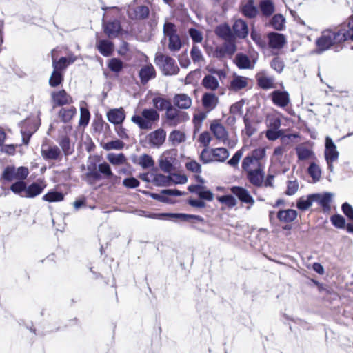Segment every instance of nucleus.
<instances>
[{"instance_id": "f257e3e1", "label": "nucleus", "mask_w": 353, "mask_h": 353, "mask_svg": "<svg viewBox=\"0 0 353 353\" xmlns=\"http://www.w3.org/2000/svg\"><path fill=\"white\" fill-rule=\"evenodd\" d=\"M349 39L353 41V16L347 23L322 31L316 45L318 51L322 52Z\"/></svg>"}, {"instance_id": "f03ea898", "label": "nucleus", "mask_w": 353, "mask_h": 353, "mask_svg": "<svg viewBox=\"0 0 353 353\" xmlns=\"http://www.w3.org/2000/svg\"><path fill=\"white\" fill-rule=\"evenodd\" d=\"M163 38L161 43H168V48L172 52H176L181 50L183 43L177 32L176 26L171 22H165L163 28Z\"/></svg>"}, {"instance_id": "7ed1b4c3", "label": "nucleus", "mask_w": 353, "mask_h": 353, "mask_svg": "<svg viewBox=\"0 0 353 353\" xmlns=\"http://www.w3.org/2000/svg\"><path fill=\"white\" fill-rule=\"evenodd\" d=\"M159 114L155 109L144 108L140 114L132 116L131 121L141 130H151L154 123L159 121Z\"/></svg>"}, {"instance_id": "20e7f679", "label": "nucleus", "mask_w": 353, "mask_h": 353, "mask_svg": "<svg viewBox=\"0 0 353 353\" xmlns=\"http://www.w3.org/2000/svg\"><path fill=\"white\" fill-rule=\"evenodd\" d=\"M154 63L165 75H174L177 74L179 70L175 60L161 52L156 53Z\"/></svg>"}, {"instance_id": "39448f33", "label": "nucleus", "mask_w": 353, "mask_h": 353, "mask_svg": "<svg viewBox=\"0 0 353 353\" xmlns=\"http://www.w3.org/2000/svg\"><path fill=\"white\" fill-rule=\"evenodd\" d=\"M144 216L148 218L154 219H164L167 217L179 220L181 221L188 222L191 219H195L199 221H202L203 219L202 217L197 215L192 214H187L183 213H149L145 214V212H143Z\"/></svg>"}, {"instance_id": "423d86ee", "label": "nucleus", "mask_w": 353, "mask_h": 353, "mask_svg": "<svg viewBox=\"0 0 353 353\" xmlns=\"http://www.w3.org/2000/svg\"><path fill=\"white\" fill-rule=\"evenodd\" d=\"M41 154L46 161H60L62 159V152L59 146L47 141L41 145Z\"/></svg>"}, {"instance_id": "0eeeda50", "label": "nucleus", "mask_w": 353, "mask_h": 353, "mask_svg": "<svg viewBox=\"0 0 353 353\" xmlns=\"http://www.w3.org/2000/svg\"><path fill=\"white\" fill-rule=\"evenodd\" d=\"M29 174L28 169L26 167H19L16 168L13 166H8L5 168L3 172L4 179L12 181L14 180H24Z\"/></svg>"}, {"instance_id": "6e6552de", "label": "nucleus", "mask_w": 353, "mask_h": 353, "mask_svg": "<svg viewBox=\"0 0 353 353\" xmlns=\"http://www.w3.org/2000/svg\"><path fill=\"white\" fill-rule=\"evenodd\" d=\"M165 139L166 132L162 128L149 133L145 137L149 146L152 148H159L165 143Z\"/></svg>"}, {"instance_id": "1a4fd4ad", "label": "nucleus", "mask_w": 353, "mask_h": 353, "mask_svg": "<svg viewBox=\"0 0 353 353\" xmlns=\"http://www.w3.org/2000/svg\"><path fill=\"white\" fill-rule=\"evenodd\" d=\"M150 9L147 6H128L127 14L132 20H143L148 18Z\"/></svg>"}, {"instance_id": "9d476101", "label": "nucleus", "mask_w": 353, "mask_h": 353, "mask_svg": "<svg viewBox=\"0 0 353 353\" xmlns=\"http://www.w3.org/2000/svg\"><path fill=\"white\" fill-rule=\"evenodd\" d=\"M210 130L219 141L225 143L226 141H228V132L225 126L219 120H213L212 121Z\"/></svg>"}, {"instance_id": "9b49d317", "label": "nucleus", "mask_w": 353, "mask_h": 353, "mask_svg": "<svg viewBox=\"0 0 353 353\" xmlns=\"http://www.w3.org/2000/svg\"><path fill=\"white\" fill-rule=\"evenodd\" d=\"M272 103L277 107L285 108L290 102V94L286 91L274 90L270 94Z\"/></svg>"}, {"instance_id": "f8f14e48", "label": "nucleus", "mask_w": 353, "mask_h": 353, "mask_svg": "<svg viewBox=\"0 0 353 353\" xmlns=\"http://www.w3.org/2000/svg\"><path fill=\"white\" fill-rule=\"evenodd\" d=\"M256 79L259 86L262 89L268 90L276 88L274 78L268 75L267 72L264 70L258 72L256 75Z\"/></svg>"}, {"instance_id": "ddd939ff", "label": "nucleus", "mask_w": 353, "mask_h": 353, "mask_svg": "<svg viewBox=\"0 0 353 353\" xmlns=\"http://www.w3.org/2000/svg\"><path fill=\"white\" fill-rule=\"evenodd\" d=\"M174 161V152L172 151H165L159 159V167L165 172H170Z\"/></svg>"}, {"instance_id": "4468645a", "label": "nucleus", "mask_w": 353, "mask_h": 353, "mask_svg": "<svg viewBox=\"0 0 353 353\" xmlns=\"http://www.w3.org/2000/svg\"><path fill=\"white\" fill-rule=\"evenodd\" d=\"M325 157L326 161H336L339 158L336 146L330 137L325 138Z\"/></svg>"}, {"instance_id": "2eb2a0df", "label": "nucleus", "mask_w": 353, "mask_h": 353, "mask_svg": "<svg viewBox=\"0 0 353 353\" xmlns=\"http://www.w3.org/2000/svg\"><path fill=\"white\" fill-rule=\"evenodd\" d=\"M51 97L54 105L62 106L72 102V97L64 90L52 92Z\"/></svg>"}, {"instance_id": "dca6fc26", "label": "nucleus", "mask_w": 353, "mask_h": 353, "mask_svg": "<svg viewBox=\"0 0 353 353\" xmlns=\"http://www.w3.org/2000/svg\"><path fill=\"white\" fill-rule=\"evenodd\" d=\"M268 39L270 48L274 49H281L286 43L285 37L277 32L269 33L268 34Z\"/></svg>"}, {"instance_id": "f3484780", "label": "nucleus", "mask_w": 353, "mask_h": 353, "mask_svg": "<svg viewBox=\"0 0 353 353\" xmlns=\"http://www.w3.org/2000/svg\"><path fill=\"white\" fill-rule=\"evenodd\" d=\"M231 191L241 202L250 204V205L254 204V200L246 189L242 187L234 186L231 188Z\"/></svg>"}, {"instance_id": "a211bd4d", "label": "nucleus", "mask_w": 353, "mask_h": 353, "mask_svg": "<svg viewBox=\"0 0 353 353\" xmlns=\"http://www.w3.org/2000/svg\"><path fill=\"white\" fill-rule=\"evenodd\" d=\"M219 103L217 96L212 92L203 94L202 97V105L208 111L214 110Z\"/></svg>"}, {"instance_id": "6ab92c4d", "label": "nucleus", "mask_w": 353, "mask_h": 353, "mask_svg": "<svg viewBox=\"0 0 353 353\" xmlns=\"http://www.w3.org/2000/svg\"><path fill=\"white\" fill-rule=\"evenodd\" d=\"M108 121L114 124H121L125 118L124 110L122 108L110 110L107 113Z\"/></svg>"}, {"instance_id": "aec40b11", "label": "nucleus", "mask_w": 353, "mask_h": 353, "mask_svg": "<svg viewBox=\"0 0 353 353\" xmlns=\"http://www.w3.org/2000/svg\"><path fill=\"white\" fill-rule=\"evenodd\" d=\"M248 178L252 185L258 187L261 186L264 179L263 167L248 171Z\"/></svg>"}, {"instance_id": "412c9836", "label": "nucleus", "mask_w": 353, "mask_h": 353, "mask_svg": "<svg viewBox=\"0 0 353 353\" xmlns=\"http://www.w3.org/2000/svg\"><path fill=\"white\" fill-rule=\"evenodd\" d=\"M87 170L85 178L90 184H92L94 181L101 179V175L97 170V164L94 162L90 161L87 165Z\"/></svg>"}, {"instance_id": "4be33fe9", "label": "nucleus", "mask_w": 353, "mask_h": 353, "mask_svg": "<svg viewBox=\"0 0 353 353\" xmlns=\"http://www.w3.org/2000/svg\"><path fill=\"white\" fill-rule=\"evenodd\" d=\"M235 35L241 39H244L248 34V28L247 23L242 19H237L234 21L232 26Z\"/></svg>"}, {"instance_id": "5701e85b", "label": "nucleus", "mask_w": 353, "mask_h": 353, "mask_svg": "<svg viewBox=\"0 0 353 353\" xmlns=\"http://www.w3.org/2000/svg\"><path fill=\"white\" fill-rule=\"evenodd\" d=\"M104 32L110 38L118 36L121 30V25L119 21L114 20L103 25Z\"/></svg>"}, {"instance_id": "b1692460", "label": "nucleus", "mask_w": 353, "mask_h": 353, "mask_svg": "<svg viewBox=\"0 0 353 353\" xmlns=\"http://www.w3.org/2000/svg\"><path fill=\"white\" fill-rule=\"evenodd\" d=\"M248 78L242 76H234L231 80L229 90L237 92L247 87Z\"/></svg>"}, {"instance_id": "393cba45", "label": "nucleus", "mask_w": 353, "mask_h": 353, "mask_svg": "<svg viewBox=\"0 0 353 353\" xmlns=\"http://www.w3.org/2000/svg\"><path fill=\"white\" fill-rule=\"evenodd\" d=\"M96 47L99 52L105 57L110 56L114 50L113 43L111 41L105 39H100L97 41Z\"/></svg>"}, {"instance_id": "a878e982", "label": "nucleus", "mask_w": 353, "mask_h": 353, "mask_svg": "<svg viewBox=\"0 0 353 353\" xmlns=\"http://www.w3.org/2000/svg\"><path fill=\"white\" fill-rule=\"evenodd\" d=\"M173 103L180 109H188L192 105V99L186 94H177L173 99Z\"/></svg>"}, {"instance_id": "bb28decb", "label": "nucleus", "mask_w": 353, "mask_h": 353, "mask_svg": "<svg viewBox=\"0 0 353 353\" xmlns=\"http://www.w3.org/2000/svg\"><path fill=\"white\" fill-rule=\"evenodd\" d=\"M297 212L292 209L279 210L277 213L278 219L283 223H291L296 219Z\"/></svg>"}, {"instance_id": "cd10ccee", "label": "nucleus", "mask_w": 353, "mask_h": 353, "mask_svg": "<svg viewBox=\"0 0 353 353\" xmlns=\"http://www.w3.org/2000/svg\"><path fill=\"white\" fill-rule=\"evenodd\" d=\"M46 185L43 183H33L28 187H26V194L23 196L33 198L40 194L45 189Z\"/></svg>"}, {"instance_id": "c85d7f7f", "label": "nucleus", "mask_w": 353, "mask_h": 353, "mask_svg": "<svg viewBox=\"0 0 353 353\" xmlns=\"http://www.w3.org/2000/svg\"><path fill=\"white\" fill-rule=\"evenodd\" d=\"M241 166L242 169L246 172L263 167L260 161L252 158L250 155H248L243 159Z\"/></svg>"}, {"instance_id": "c756f323", "label": "nucleus", "mask_w": 353, "mask_h": 353, "mask_svg": "<svg viewBox=\"0 0 353 353\" xmlns=\"http://www.w3.org/2000/svg\"><path fill=\"white\" fill-rule=\"evenodd\" d=\"M312 197L314 202L318 203L323 208H328L333 194L330 192L323 194H313Z\"/></svg>"}, {"instance_id": "7c9ffc66", "label": "nucleus", "mask_w": 353, "mask_h": 353, "mask_svg": "<svg viewBox=\"0 0 353 353\" xmlns=\"http://www.w3.org/2000/svg\"><path fill=\"white\" fill-rule=\"evenodd\" d=\"M202 85L207 90L214 91L219 87V83L216 77L207 74L202 80Z\"/></svg>"}, {"instance_id": "2f4dec72", "label": "nucleus", "mask_w": 353, "mask_h": 353, "mask_svg": "<svg viewBox=\"0 0 353 353\" xmlns=\"http://www.w3.org/2000/svg\"><path fill=\"white\" fill-rule=\"evenodd\" d=\"M139 77L143 83H146L150 79L154 78L155 77V70L152 65L149 64L143 66L139 72Z\"/></svg>"}, {"instance_id": "473e14b6", "label": "nucleus", "mask_w": 353, "mask_h": 353, "mask_svg": "<svg viewBox=\"0 0 353 353\" xmlns=\"http://www.w3.org/2000/svg\"><path fill=\"white\" fill-rule=\"evenodd\" d=\"M235 62L238 68L241 69H252L254 67L249 57L243 54H238L235 58Z\"/></svg>"}, {"instance_id": "72a5a7b5", "label": "nucleus", "mask_w": 353, "mask_h": 353, "mask_svg": "<svg viewBox=\"0 0 353 353\" xmlns=\"http://www.w3.org/2000/svg\"><path fill=\"white\" fill-rule=\"evenodd\" d=\"M217 36L224 39L225 41L231 40L234 38L232 34L231 29L228 25H221L218 26L215 30Z\"/></svg>"}, {"instance_id": "f704fd0d", "label": "nucleus", "mask_w": 353, "mask_h": 353, "mask_svg": "<svg viewBox=\"0 0 353 353\" xmlns=\"http://www.w3.org/2000/svg\"><path fill=\"white\" fill-rule=\"evenodd\" d=\"M76 113L77 110L74 107L63 108L59 112V117L61 118L62 121L67 123L73 118Z\"/></svg>"}, {"instance_id": "c9c22d12", "label": "nucleus", "mask_w": 353, "mask_h": 353, "mask_svg": "<svg viewBox=\"0 0 353 353\" xmlns=\"http://www.w3.org/2000/svg\"><path fill=\"white\" fill-rule=\"evenodd\" d=\"M229 151L225 148H213L214 161L224 162L229 157Z\"/></svg>"}, {"instance_id": "e433bc0d", "label": "nucleus", "mask_w": 353, "mask_h": 353, "mask_svg": "<svg viewBox=\"0 0 353 353\" xmlns=\"http://www.w3.org/2000/svg\"><path fill=\"white\" fill-rule=\"evenodd\" d=\"M242 13L248 18H254L258 14L257 8L254 6L252 0L248 1L243 6Z\"/></svg>"}, {"instance_id": "4c0bfd02", "label": "nucleus", "mask_w": 353, "mask_h": 353, "mask_svg": "<svg viewBox=\"0 0 353 353\" xmlns=\"http://www.w3.org/2000/svg\"><path fill=\"white\" fill-rule=\"evenodd\" d=\"M312 194L301 196L297 200L296 207L302 211L307 210L314 203Z\"/></svg>"}, {"instance_id": "58836bf2", "label": "nucleus", "mask_w": 353, "mask_h": 353, "mask_svg": "<svg viewBox=\"0 0 353 353\" xmlns=\"http://www.w3.org/2000/svg\"><path fill=\"white\" fill-rule=\"evenodd\" d=\"M169 141L172 142L174 145H179L184 142L186 139V137L184 132L180 130H173L169 134Z\"/></svg>"}, {"instance_id": "ea45409f", "label": "nucleus", "mask_w": 353, "mask_h": 353, "mask_svg": "<svg viewBox=\"0 0 353 353\" xmlns=\"http://www.w3.org/2000/svg\"><path fill=\"white\" fill-rule=\"evenodd\" d=\"M59 144L61 148V152L63 153L65 157L70 155L73 152L74 149L71 146L70 139L67 136L62 137L59 141Z\"/></svg>"}, {"instance_id": "a19ab883", "label": "nucleus", "mask_w": 353, "mask_h": 353, "mask_svg": "<svg viewBox=\"0 0 353 353\" xmlns=\"http://www.w3.org/2000/svg\"><path fill=\"white\" fill-rule=\"evenodd\" d=\"M107 159L108 161L114 165H120L125 163L126 157L123 153L120 154H114V153H109L107 155Z\"/></svg>"}, {"instance_id": "79ce46f5", "label": "nucleus", "mask_w": 353, "mask_h": 353, "mask_svg": "<svg viewBox=\"0 0 353 353\" xmlns=\"http://www.w3.org/2000/svg\"><path fill=\"white\" fill-rule=\"evenodd\" d=\"M296 152L298 156V159L301 161L312 159L314 156L313 152L311 150L304 146L297 147L296 148Z\"/></svg>"}, {"instance_id": "37998d69", "label": "nucleus", "mask_w": 353, "mask_h": 353, "mask_svg": "<svg viewBox=\"0 0 353 353\" xmlns=\"http://www.w3.org/2000/svg\"><path fill=\"white\" fill-rule=\"evenodd\" d=\"M266 125L268 129L279 130L281 119L277 114H268L266 118Z\"/></svg>"}, {"instance_id": "c03bdc74", "label": "nucleus", "mask_w": 353, "mask_h": 353, "mask_svg": "<svg viewBox=\"0 0 353 353\" xmlns=\"http://www.w3.org/2000/svg\"><path fill=\"white\" fill-rule=\"evenodd\" d=\"M152 103L154 107L159 110H166L170 105L171 103L169 100L165 99L164 98L160 97H156L152 99Z\"/></svg>"}, {"instance_id": "a18cd8bd", "label": "nucleus", "mask_w": 353, "mask_h": 353, "mask_svg": "<svg viewBox=\"0 0 353 353\" xmlns=\"http://www.w3.org/2000/svg\"><path fill=\"white\" fill-rule=\"evenodd\" d=\"M285 19L282 14H275L272 20L271 25L272 27L277 30H282L285 28Z\"/></svg>"}, {"instance_id": "49530a36", "label": "nucleus", "mask_w": 353, "mask_h": 353, "mask_svg": "<svg viewBox=\"0 0 353 353\" xmlns=\"http://www.w3.org/2000/svg\"><path fill=\"white\" fill-rule=\"evenodd\" d=\"M260 8L263 15L270 16L274 11V6L270 0H263L260 3Z\"/></svg>"}, {"instance_id": "de8ad7c7", "label": "nucleus", "mask_w": 353, "mask_h": 353, "mask_svg": "<svg viewBox=\"0 0 353 353\" xmlns=\"http://www.w3.org/2000/svg\"><path fill=\"white\" fill-rule=\"evenodd\" d=\"M308 174L314 182L319 181L321 177V170L315 163H312L308 168Z\"/></svg>"}, {"instance_id": "09e8293b", "label": "nucleus", "mask_w": 353, "mask_h": 353, "mask_svg": "<svg viewBox=\"0 0 353 353\" xmlns=\"http://www.w3.org/2000/svg\"><path fill=\"white\" fill-rule=\"evenodd\" d=\"M54 50L52 51V66L54 70L61 72L62 70L66 68L68 65L67 58L61 57L59 61H56L54 56Z\"/></svg>"}, {"instance_id": "8fccbe9b", "label": "nucleus", "mask_w": 353, "mask_h": 353, "mask_svg": "<svg viewBox=\"0 0 353 353\" xmlns=\"http://www.w3.org/2000/svg\"><path fill=\"white\" fill-rule=\"evenodd\" d=\"M43 200L48 202H59L63 200V194L59 192L51 191L43 195Z\"/></svg>"}, {"instance_id": "3c124183", "label": "nucleus", "mask_w": 353, "mask_h": 353, "mask_svg": "<svg viewBox=\"0 0 353 353\" xmlns=\"http://www.w3.org/2000/svg\"><path fill=\"white\" fill-rule=\"evenodd\" d=\"M125 143L121 140H114L107 142L103 145V148L107 151L112 150H121L124 148Z\"/></svg>"}, {"instance_id": "603ef678", "label": "nucleus", "mask_w": 353, "mask_h": 353, "mask_svg": "<svg viewBox=\"0 0 353 353\" xmlns=\"http://www.w3.org/2000/svg\"><path fill=\"white\" fill-rule=\"evenodd\" d=\"M10 190L15 194H21V196L26 194V185L23 180H21L13 183Z\"/></svg>"}, {"instance_id": "864d4df0", "label": "nucleus", "mask_w": 353, "mask_h": 353, "mask_svg": "<svg viewBox=\"0 0 353 353\" xmlns=\"http://www.w3.org/2000/svg\"><path fill=\"white\" fill-rule=\"evenodd\" d=\"M190 56L192 59V61L194 63H201L204 61V58L202 54V52L201 50L199 48L196 46H193L191 51H190Z\"/></svg>"}, {"instance_id": "5fc2aeb1", "label": "nucleus", "mask_w": 353, "mask_h": 353, "mask_svg": "<svg viewBox=\"0 0 353 353\" xmlns=\"http://www.w3.org/2000/svg\"><path fill=\"white\" fill-rule=\"evenodd\" d=\"M139 164L143 168H150L154 166V161L152 159V157H150L148 154H143L140 156L139 159Z\"/></svg>"}, {"instance_id": "6e6d98bb", "label": "nucleus", "mask_w": 353, "mask_h": 353, "mask_svg": "<svg viewBox=\"0 0 353 353\" xmlns=\"http://www.w3.org/2000/svg\"><path fill=\"white\" fill-rule=\"evenodd\" d=\"M213 148L209 149L206 147V148L203 149L200 154L201 161L203 163H209L214 161V156H212Z\"/></svg>"}, {"instance_id": "4d7b16f0", "label": "nucleus", "mask_w": 353, "mask_h": 353, "mask_svg": "<svg viewBox=\"0 0 353 353\" xmlns=\"http://www.w3.org/2000/svg\"><path fill=\"white\" fill-rule=\"evenodd\" d=\"M63 79V78L61 72L54 70L50 78L49 84L52 87H56L61 84Z\"/></svg>"}, {"instance_id": "13d9d810", "label": "nucleus", "mask_w": 353, "mask_h": 353, "mask_svg": "<svg viewBox=\"0 0 353 353\" xmlns=\"http://www.w3.org/2000/svg\"><path fill=\"white\" fill-rule=\"evenodd\" d=\"M165 110V117L167 120L176 119L179 118V116H183V114H185V112H181L174 108L172 104Z\"/></svg>"}, {"instance_id": "bf43d9fd", "label": "nucleus", "mask_w": 353, "mask_h": 353, "mask_svg": "<svg viewBox=\"0 0 353 353\" xmlns=\"http://www.w3.org/2000/svg\"><path fill=\"white\" fill-rule=\"evenodd\" d=\"M108 68L112 72H119L123 68V62L117 58L111 59L108 63Z\"/></svg>"}, {"instance_id": "052dcab7", "label": "nucleus", "mask_w": 353, "mask_h": 353, "mask_svg": "<svg viewBox=\"0 0 353 353\" xmlns=\"http://www.w3.org/2000/svg\"><path fill=\"white\" fill-rule=\"evenodd\" d=\"M270 66L276 72L281 73L283 70L285 65L283 61L281 58L276 57L270 62Z\"/></svg>"}, {"instance_id": "680f3d73", "label": "nucleus", "mask_w": 353, "mask_h": 353, "mask_svg": "<svg viewBox=\"0 0 353 353\" xmlns=\"http://www.w3.org/2000/svg\"><path fill=\"white\" fill-rule=\"evenodd\" d=\"M98 168L99 172L103 174L105 178L110 179L113 176L110 166L108 163L103 162L100 163L98 166Z\"/></svg>"}, {"instance_id": "e2e57ef3", "label": "nucleus", "mask_w": 353, "mask_h": 353, "mask_svg": "<svg viewBox=\"0 0 353 353\" xmlns=\"http://www.w3.org/2000/svg\"><path fill=\"white\" fill-rule=\"evenodd\" d=\"M299 183L297 180L288 181L287 182V190L285 194L288 196H292L296 194L299 190Z\"/></svg>"}, {"instance_id": "0e129e2a", "label": "nucleus", "mask_w": 353, "mask_h": 353, "mask_svg": "<svg viewBox=\"0 0 353 353\" xmlns=\"http://www.w3.org/2000/svg\"><path fill=\"white\" fill-rule=\"evenodd\" d=\"M222 46L229 56L232 55L236 50L234 38L231 40L225 41Z\"/></svg>"}, {"instance_id": "69168bd1", "label": "nucleus", "mask_w": 353, "mask_h": 353, "mask_svg": "<svg viewBox=\"0 0 353 353\" xmlns=\"http://www.w3.org/2000/svg\"><path fill=\"white\" fill-rule=\"evenodd\" d=\"M188 33L194 43H201L203 41V34L199 30L191 28L188 30Z\"/></svg>"}, {"instance_id": "338daca9", "label": "nucleus", "mask_w": 353, "mask_h": 353, "mask_svg": "<svg viewBox=\"0 0 353 353\" xmlns=\"http://www.w3.org/2000/svg\"><path fill=\"white\" fill-rule=\"evenodd\" d=\"M282 135L283 131L281 130L268 129L265 132V136L270 141H275Z\"/></svg>"}, {"instance_id": "774afa93", "label": "nucleus", "mask_w": 353, "mask_h": 353, "mask_svg": "<svg viewBox=\"0 0 353 353\" xmlns=\"http://www.w3.org/2000/svg\"><path fill=\"white\" fill-rule=\"evenodd\" d=\"M218 201L222 203L226 204L228 207H234L236 203V199L231 195H225L218 197Z\"/></svg>"}]
</instances>
